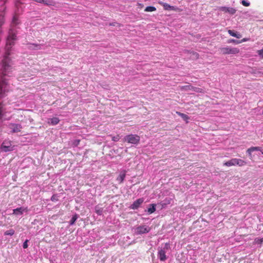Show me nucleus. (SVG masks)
<instances>
[{
	"mask_svg": "<svg viewBox=\"0 0 263 263\" xmlns=\"http://www.w3.org/2000/svg\"><path fill=\"white\" fill-rule=\"evenodd\" d=\"M16 32L13 29H10L7 39L6 48L7 51L5 55L3 60V66L5 71L10 67L11 60L9 58L10 55L9 50L11 46L14 44V41L16 40Z\"/></svg>",
	"mask_w": 263,
	"mask_h": 263,
	"instance_id": "obj_1",
	"label": "nucleus"
},
{
	"mask_svg": "<svg viewBox=\"0 0 263 263\" xmlns=\"http://www.w3.org/2000/svg\"><path fill=\"white\" fill-rule=\"evenodd\" d=\"M2 67H3L2 66ZM11 69V66L5 71L4 67H3V76L0 78V99L3 98L6 93L9 91V85L8 83L7 80L4 78V76L7 74V73L9 72Z\"/></svg>",
	"mask_w": 263,
	"mask_h": 263,
	"instance_id": "obj_2",
	"label": "nucleus"
},
{
	"mask_svg": "<svg viewBox=\"0 0 263 263\" xmlns=\"http://www.w3.org/2000/svg\"><path fill=\"white\" fill-rule=\"evenodd\" d=\"M15 146L13 142L9 139H5L1 145V149L3 152H12L14 149Z\"/></svg>",
	"mask_w": 263,
	"mask_h": 263,
	"instance_id": "obj_3",
	"label": "nucleus"
},
{
	"mask_svg": "<svg viewBox=\"0 0 263 263\" xmlns=\"http://www.w3.org/2000/svg\"><path fill=\"white\" fill-rule=\"evenodd\" d=\"M247 162L242 159L233 158L229 161L224 163V165L227 166H231L234 165H238L239 166H242L245 165Z\"/></svg>",
	"mask_w": 263,
	"mask_h": 263,
	"instance_id": "obj_4",
	"label": "nucleus"
},
{
	"mask_svg": "<svg viewBox=\"0 0 263 263\" xmlns=\"http://www.w3.org/2000/svg\"><path fill=\"white\" fill-rule=\"evenodd\" d=\"M219 50L223 54H236L239 52V49L234 47H221L219 48Z\"/></svg>",
	"mask_w": 263,
	"mask_h": 263,
	"instance_id": "obj_5",
	"label": "nucleus"
},
{
	"mask_svg": "<svg viewBox=\"0 0 263 263\" xmlns=\"http://www.w3.org/2000/svg\"><path fill=\"white\" fill-rule=\"evenodd\" d=\"M125 140L128 143L137 144L140 141V137L136 135H129L125 137Z\"/></svg>",
	"mask_w": 263,
	"mask_h": 263,
	"instance_id": "obj_6",
	"label": "nucleus"
},
{
	"mask_svg": "<svg viewBox=\"0 0 263 263\" xmlns=\"http://www.w3.org/2000/svg\"><path fill=\"white\" fill-rule=\"evenodd\" d=\"M180 89L184 91L192 90L197 92L203 93V90L200 88L195 87L191 85L182 86L180 87Z\"/></svg>",
	"mask_w": 263,
	"mask_h": 263,
	"instance_id": "obj_7",
	"label": "nucleus"
},
{
	"mask_svg": "<svg viewBox=\"0 0 263 263\" xmlns=\"http://www.w3.org/2000/svg\"><path fill=\"white\" fill-rule=\"evenodd\" d=\"M9 128L11 130L12 133H15L21 132L22 126L19 124L11 123L9 125Z\"/></svg>",
	"mask_w": 263,
	"mask_h": 263,
	"instance_id": "obj_8",
	"label": "nucleus"
},
{
	"mask_svg": "<svg viewBox=\"0 0 263 263\" xmlns=\"http://www.w3.org/2000/svg\"><path fill=\"white\" fill-rule=\"evenodd\" d=\"M38 3L43 4L48 6H54L56 3L53 0H31Z\"/></svg>",
	"mask_w": 263,
	"mask_h": 263,
	"instance_id": "obj_9",
	"label": "nucleus"
},
{
	"mask_svg": "<svg viewBox=\"0 0 263 263\" xmlns=\"http://www.w3.org/2000/svg\"><path fill=\"white\" fill-rule=\"evenodd\" d=\"M137 234H142L149 232L151 229L146 226H140L137 228Z\"/></svg>",
	"mask_w": 263,
	"mask_h": 263,
	"instance_id": "obj_10",
	"label": "nucleus"
},
{
	"mask_svg": "<svg viewBox=\"0 0 263 263\" xmlns=\"http://www.w3.org/2000/svg\"><path fill=\"white\" fill-rule=\"evenodd\" d=\"M143 198H139L135 201L131 205V208L134 210L137 209L140 205L143 202Z\"/></svg>",
	"mask_w": 263,
	"mask_h": 263,
	"instance_id": "obj_11",
	"label": "nucleus"
},
{
	"mask_svg": "<svg viewBox=\"0 0 263 263\" xmlns=\"http://www.w3.org/2000/svg\"><path fill=\"white\" fill-rule=\"evenodd\" d=\"M161 5L163 7L164 9L165 10H174L177 11L178 8L175 6H171L169 4L165 3H161Z\"/></svg>",
	"mask_w": 263,
	"mask_h": 263,
	"instance_id": "obj_12",
	"label": "nucleus"
},
{
	"mask_svg": "<svg viewBox=\"0 0 263 263\" xmlns=\"http://www.w3.org/2000/svg\"><path fill=\"white\" fill-rule=\"evenodd\" d=\"M28 209L27 208H24L23 207H20L16 208L15 209H14L13 210V214L15 215H17L18 213L20 214H22L23 212H27Z\"/></svg>",
	"mask_w": 263,
	"mask_h": 263,
	"instance_id": "obj_13",
	"label": "nucleus"
},
{
	"mask_svg": "<svg viewBox=\"0 0 263 263\" xmlns=\"http://www.w3.org/2000/svg\"><path fill=\"white\" fill-rule=\"evenodd\" d=\"M221 10L224 12H228L230 14H234L235 13L236 10L233 8L223 7L221 8Z\"/></svg>",
	"mask_w": 263,
	"mask_h": 263,
	"instance_id": "obj_14",
	"label": "nucleus"
},
{
	"mask_svg": "<svg viewBox=\"0 0 263 263\" xmlns=\"http://www.w3.org/2000/svg\"><path fill=\"white\" fill-rule=\"evenodd\" d=\"M158 257L161 261H164L166 259L165 252L163 249H160L158 252Z\"/></svg>",
	"mask_w": 263,
	"mask_h": 263,
	"instance_id": "obj_15",
	"label": "nucleus"
},
{
	"mask_svg": "<svg viewBox=\"0 0 263 263\" xmlns=\"http://www.w3.org/2000/svg\"><path fill=\"white\" fill-rule=\"evenodd\" d=\"M125 176H126V171H123L120 173L119 176L117 178V180L119 182V183L120 184L122 183L123 182Z\"/></svg>",
	"mask_w": 263,
	"mask_h": 263,
	"instance_id": "obj_16",
	"label": "nucleus"
},
{
	"mask_svg": "<svg viewBox=\"0 0 263 263\" xmlns=\"http://www.w3.org/2000/svg\"><path fill=\"white\" fill-rule=\"evenodd\" d=\"M41 44H28V48L34 50H39L41 49Z\"/></svg>",
	"mask_w": 263,
	"mask_h": 263,
	"instance_id": "obj_17",
	"label": "nucleus"
},
{
	"mask_svg": "<svg viewBox=\"0 0 263 263\" xmlns=\"http://www.w3.org/2000/svg\"><path fill=\"white\" fill-rule=\"evenodd\" d=\"M176 114L180 116L184 120L186 121V123H188V120L190 119L188 116L179 111H176Z\"/></svg>",
	"mask_w": 263,
	"mask_h": 263,
	"instance_id": "obj_18",
	"label": "nucleus"
},
{
	"mask_svg": "<svg viewBox=\"0 0 263 263\" xmlns=\"http://www.w3.org/2000/svg\"><path fill=\"white\" fill-rule=\"evenodd\" d=\"M228 33L230 35L234 37H236L237 39H240L241 37V35L240 34H237V33L234 32L233 30H228Z\"/></svg>",
	"mask_w": 263,
	"mask_h": 263,
	"instance_id": "obj_19",
	"label": "nucleus"
},
{
	"mask_svg": "<svg viewBox=\"0 0 263 263\" xmlns=\"http://www.w3.org/2000/svg\"><path fill=\"white\" fill-rule=\"evenodd\" d=\"M151 208L147 209L148 213L151 214L153 213L156 211V204H150Z\"/></svg>",
	"mask_w": 263,
	"mask_h": 263,
	"instance_id": "obj_20",
	"label": "nucleus"
},
{
	"mask_svg": "<svg viewBox=\"0 0 263 263\" xmlns=\"http://www.w3.org/2000/svg\"><path fill=\"white\" fill-rule=\"evenodd\" d=\"M50 124L52 125H55L58 124L60 120L58 118L54 117L50 119Z\"/></svg>",
	"mask_w": 263,
	"mask_h": 263,
	"instance_id": "obj_21",
	"label": "nucleus"
},
{
	"mask_svg": "<svg viewBox=\"0 0 263 263\" xmlns=\"http://www.w3.org/2000/svg\"><path fill=\"white\" fill-rule=\"evenodd\" d=\"M18 24H19L18 16L16 14H15L13 17L12 25L13 26H16Z\"/></svg>",
	"mask_w": 263,
	"mask_h": 263,
	"instance_id": "obj_22",
	"label": "nucleus"
},
{
	"mask_svg": "<svg viewBox=\"0 0 263 263\" xmlns=\"http://www.w3.org/2000/svg\"><path fill=\"white\" fill-rule=\"evenodd\" d=\"M156 10V8L154 6L146 7L144 10L146 12H153Z\"/></svg>",
	"mask_w": 263,
	"mask_h": 263,
	"instance_id": "obj_23",
	"label": "nucleus"
},
{
	"mask_svg": "<svg viewBox=\"0 0 263 263\" xmlns=\"http://www.w3.org/2000/svg\"><path fill=\"white\" fill-rule=\"evenodd\" d=\"M14 233H15V231L13 229H10L8 231H6L4 233V234H5V235L12 236L14 234Z\"/></svg>",
	"mask_w": 263,
	"mask_h": 263,
	"instance_id": "obj_24",
	"label": "nucleus"
},
{
	"mask_svg": "<svg viewBox=\"0 0 263 263\" xmlns=\"http://www.w3.org/2000/svg\"><path fill=\"white\" fill-rule=\"evenodd\" d=\"M77 219H78V215H77V214H76L75 215H74L72 216L71 219L70 220V224L71 225L73 224L74 223V222H76V221L77 220Z\"/></svg>",
	"mask_w": 263,
	"mask_h": 263,
	"instance_id": "obj_25",
	"label": "nucleus"
},
{
	"mask_svg": "<svg viewBox=\"0 0 263 263\" xmlns=\"http://www.w3.org/2000/svg\"><path fill=\"white\" fill-rule=\"evenodd\" d=\"M262 148L261 147L259 146H256V147H251L249 148V151H258L261 152Z\"/></svg>",
	"mask_w": 263,
	"mask_h": 263,
	"instance_id": "obj_26",
	"label": "nucleus"
},
{
	"mask_svg": "<svg viewBox=\"0 0 263 263\" xmlns=\"http://www.w3.org/2000/svg\"><path fill=\"white\" fill-rule=\"evenodd\" d=\"M263 242V238H256L254 239V243L257 244H261Z\"/></svg>",
	"mask_w": 263,
	"mask_h": 263,
	"instance_id": "obj_27",
	"label": "nucleus"
},
{
	"mask_svg": "<svg viewBox=\"0 0 263 263\" xmlns=\"http://www.w3.org/2000/svg\"><path fill=\"white\" fill-rule=\"evenodd\" d=\"M5 18L3 15H0V27L4 24Z\"/></svg>",
	"mask_w": 263,
	"mask_h": 263,
	"instance_id": "obj_28",
	"label": "nucleus"
},
{
	"mask_svg": "<svg viewBox=\"0 0 263 263\" xmlns=\"http://www.w3.org/2000/svg\"><path fill=\"white\" fill-rule=\"evenodd\" d=\"M228 43H233L235 44H238L241 43V42H240L239 41H237V40H236L234 39H231L228 41Z\"/></svg>",
	"mask_w": 263,
	"mask_h": 263,
	"instance_id": "obj_29",
	"label": "nucleus"
},
{
	"mask_svg": "<svg viewBox=\"0 0 263 263\" xmlns=\"http://www.w3.org/2000/svg\"><path fill=\"white\" fill-rule=\"evenodd\" d=\"M95 210H96V212L98 215H102V209H99L98 207H96Z\"/></svg>",
	"mask_w": 263,
	"mask_h": 263,
	"instance_id": "obj_30",
	"label": "nucleus"
},
{
	"mask_svg": "<svg viewBox=\"0 0 263 263\" xmlns=\"http://www.w3.org/2000/svg\"><path fill=\"white\" fill-rule=\"evenodd\" d=\"M241 4L243 6H246V7H248L250 6V3L247 2L245 0H242L241 1Z\"/></svg>",
	"mask_w": 263,
	"mask_h": 263,
	"instance_id": "obj_31",
	"label": "nucleus"
},
{
	"mask_svg": "<svg viewBox=\"0 0 263 263\" xmlns=\"http://www.w3.org/2000/svg\"><path fill=\"white\" fill-rule=\"evenodd\" d=\"M120 139V137L119 135H117L116 136H113L112 137V140L115 141V142H117V141H118Z\"/></svg>",
	"mask_w": 263,
	"mask_h": 263,
	"instance_id": "obj_32",
	"label": "nucleus"
},
{
	"mask_svg": "<svg viewBox=\"0 0 263 263\" xmlns=\"http://www.w3.org/2000/svg\"><path fill=\"white\" fill-rule=\"evenodd\" d=\"M110 26H118V27H120L121 26V24L118 23H116V22H115V23H110L109 24Z\"/></svg>",
	"mask_w": 263,
	"mask_h": 263,
	"instance_id": "obj_33",
	"label": "nucleus"
},
{
	"mask_svg": "<svg viewBox=\"0 0 263 263\" xmlns=\"http://www.w3.org/2000/svg\"><path fill=\"white\" fill-rule=\"evenodd\" d=\"M28 240H26L24 243H23V248L24 249H26L28 247V244H27V242H28Z\"/></svg>",
	"mask_w": 263,
	"mask_h": 263,
	"instance_id": "obj_34",
	"label": "nucleus"
},
{
	"mask_svg": "<svg viewBox=\"0 0 263 263\" xmlns=\"http://www.w3.org/2000/svg\"><path fill=\"white\" fill-rule=\"evenodd\" d=\"M258 53L259 55L262 56V58H263V48L262 49L258 51Z\"/></svg>",
	"mask_w": 263,
	"mask_h": 263,
	"instance_id": "obj_35",
	"label": "nucleus"
},
{
	"mask_svg": "<svg viewBox=\"0 0 263 263\" xmlns=\"http://www.w3.org/2000/svg\"><path fill=\"white\" fill-rule=\"evenodd\" d=\"M253 151H249V148H248L247 151V152L248 153L250 158L251 159L252 158V154H251V153Z\"/></svg>",
	"mask_w": 263,
	"mask_h": 263,
	"instance_id": "obj_36",
	"label": "nucleus"
},
{
	"mask_svg": "<svg viewBox=\"0 0 263 263\" xmlns=\"http://www.w3.org/2000/svg\"><path fill=\"white\" fill-rule=\"evenodd\" d=\"M80 142V140H76V141L74 142V144L76 146H77V145H78L79 144Z\"/></svg>",
	"mask_w": 263,
	"mask_h": 263,
	"instance_id": "obj_37",
	"label": "nucleus"
},
{
	"mask_svg": "<svg viewBox=\"0 0 263 263\" xmlns=\"http://www.w3.org/2000/svg\"><path fill=\"white\" fill-rule=\"evenodd\" d=\"M169 248H170L169 243H165V248H164V249L168 250L169 249Z\"/></svg>",
	"mask_w": 263,
	"mask_h": 263,
	"instance_id": "obj_38",
	"label": "nucleus"
},
{
	"mask_svg": "<svg viewBox=\"0 0 263 263\" xmlns=\"http://www.w3.org/2000/svg\"><path fill=\"white\" fill-rule=\"evenodd\" d=\"M2 104L0 103V118H2Z\"/></svg>",
	"mask_w": 263,
	"mask_h": 263,
	"instance_id": "obj_39",
	"label": "nucleus"
},
{
	"mask_svg": "<svg viewBox=\"0 0 263 263\" xmlns=\"http://www.w3.org/2000/svg\"><path fill=\"white\" fill-rule=\"evenodd\" d=\"M193 54L195 55L197 58L199 57V54L197 52H193Z\"/></svg>",
	"mask_w": 263,
	"mask_h": 263,
	"instance_id": "obj_40",
	"label": "nucleus"
},
{
	"mask_svg": "<svg viewBox=\"0 0 263 263\" xmlns=\"http://www.w3.org/2000/svg\"><path fill=\"white\" fill-rule=\"evenodd\" d=\"M247 41V39H243L241 41H240V42H245V41Z\"/></svg>",
	"mask_w": 263,
	"mask_h": 263,
	"instance_id": "obj_41",
	"label": "nucleus"
},
{
	"mask_svg": "<svg viewBox=\"0 0 263 263\" xmlns=\"http://www.w3.org/2000/svg\"><path fill=\"white\" fill-rule=\"evenodd\" d=\"M3 4H5L6 2V0H0Z\"/></svg>",
	"mask_w": 263,
	"mask_h": 263,
	"instance_id": "obj_42",
	"label": "nucleus"
},
{
	"mask_svg": "<svg viewBox=\"0 0 263 263\" xmlns=\"http://www.w3.org/2000/svg\"><path fill=\"white\" fill-rule=\"evenodd\" d=\"M51 200H53V196L51 197Z\"/></svg>",
	"mask_w": 263,
	"mask_h": 263,
	"instance_id": "obj_43",
	"label": "nucleus"
},
{
	"mask_svg": "<svg viewBox=\"0 0 263 263\" xmlns=\"http://www.w3.org/2000/svg\"><path fill=\"white\" fill-rule=\"evenodd\" d=\"M262 114L263 115V110H262Z\"/></svg>",
	"mask_w": 263,
	"mask_h": 263,
	"instance_id": "obj_44",
	"label": "nucleus"
},
{
	"mask_svg": "<svg viewBox=\"0 0 263 263\" xmlns=\"http://www.w3.org/2000/svg\"><path fill=\"white\" fill-rule=\"evenodd\" d=\"M262 154H263V152H261Z\"/></svg>",
	"mask_w": 263,
	"mask_h": 263,
	"instance_id": "obj_45",
	"label": "nucleus"
}]
</instances>
